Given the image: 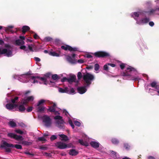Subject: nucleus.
Instances as JSON below:
<instances>
[{
  "label": "nucleus",
  "instance_id": "35",
  "mask_svg": "<svg viewBox=\"0 0 159 159\" xmlns=\"http://www.w3.org/2000/svg\"><path fill=\"white\" fill-rule=\"evenodd\" d=\"M22 144L25 145H30L32 144V143L31 142L23 141L22 142Z\"/></svg>",
  "mask_w": 159,
  "mask_h": 159
},
{
  "label": "nucleus",
  "instance_id": "45",
  "mask_svg": "<svg viewBox=\"0 0 159 159\" xmlns=\"http://www.w3.org/2000/svg\"><path fill=\"white\" fill-rule=\"evenodd\" d=\"M124 147L126 149H129L130 148V146L127 143H124Z\"/></svg>",
  "mask_w": 159,
  "mask_h": 159
},
{
  "label": "nucleus",
  "instance_id": "61",
  "mask_svg": "<svg viewBox=\"0 0 159 159\" xmlns=\"http://www.w3.org/2000/svg\"><path fill=\"white\" fill-rule=\"evenodd\" d=\"M84 60L80 59L78 60V62L80 63H83L84 62Z\"/></svg>",
  "mask_w": 159,
  "mask_h": 159
},
{
  "label": "nucleus",
  "instance_id": "48",
  "mask_svg": "<svg viewBox=\"0 0 159 159\" xmlns=\"http://www.w3.org/2000/svg\"><path fill=\"white\" fill-rule=\"evenodd\" d=\"M38 140L40 141H46V139L43 137H40L38 138Z\"/></svg>",
  "mask_w": 159,
  "mask_h": 159
},
{
  "label": "nucleus",
  "instance_id": "40",
  "mask_svg": "<svg viewBox=\"0 0 159 159\" xmlns=\"http://www.w3.org/2000/svg\"><path fill=\"white\" fill-rule=\"evenodd\" d=\"M44 40L46 42H49L52 40V38L49 37H47L45 38Z\"/></svg>",
  "mask_w": 159,
  "mask_h": 159
},
{
  "label": "nucleus",
  "instance_id": "23",
  "mask_svg": "<svg viewBox=\"0 0 159 159\" xmlns=\"http://www.w3.org/2000/svg\"><path fill=\"white\" fill-rule=\"evenodd\" d=\"M149 20H150L149 18H144L141 19V22L143 24H146L149 22Z\"/></svg>",
  "mask_w": 159,
  "mask_h": 159
},
{
  "label": "nucleus",
  "instance_id": "29",
  "mask_svg": "<svg viewBox=\"0 0 159 159\" xmlns=\"http://www.w3.org/2000/svg\"><path fill=\"white\" fill-rule=\"evenodd\" d=\"M39 76H32L30 77V79L32 80H33V83H37L38 81L35 80L36 78H39Z\"/></svg>",
  "mask_w": 159,
  "mask_h": 159
},
{
  "label": "nucleus",
  "instance_id": "10",
  "mask_svg": "<svg viewBox=\"0 0 159 159\" xmlns=\"http://www.w3.org/2000/svg\"><path fill=\"white\" fill-rule=\"evenodd\" d=\"M76 76L75 75H72L70 76V77L68 78V82L69 83H72L74 82H75Z\"/></svg>",
  "mask_w": 159,
  "mask_h": 159
},
{
  "label": "nucleus",
  "instance_id": "46",
  "mask_svg": "<svg viewBox=\"0 0 159 159\" xmlns=\"http://www.w3.org/2000/svg\"><path fill=\"white\" fill-rule=\"evenodd\" d=\"M28 101L29 102L30 101H33L34 99V97L33 96H29L26 98Z\"/></svg>",
  "mask_w": 159,
  "mask_h": 159
},
{
  "label": "nucleus",
  "instance_id": "54",
  "mask_svg": "<svg viewBox=\"0 0 159 159\" xmlns=\"http://www.w3.org/2000/svg\"><path fill=\"white\" fill-rule=\"evenodd\" d=\"M61 81L62 82L66 81H67L68 82V78L66 77H64L61 80Z\"/></svg>",
  "mask_w": 159,
  "mask_h": 159
},
{
  "label": "nucleus",
  "instance_id": "5",
  "mask_svg": "<svg viewBox=\"0 0 159 159\" xmlns=\"http://www.w3.org/2000/svg\"><path fill=\"white\" fill-rule=\"evenodd\" d=\"M93 55L95 57L98 58L109 57L110 56L109 53L103 51L96 52L93 53Z\"/></svg>",
  "mask_w": 159,
  "mask_h": 159
},
{
  "label": "nucleus",
  "instance_id": "36",
  "mask_svg": "<svg viewBox=\"0 0 159 159\" xmlns=\"http://www.w3.org/2000/svg\"><path fill=\"white\" fill-rule=\"evenodd\" d=\"M66 59L67 61H68L70 63L73 62V60L71 57L70 56H67Z\"/></svg>",
  "mask_w": 159,
  "mask_h": 159
},
{
  "label": "nucleus",
  "instance_id": "41",
  "mask_svg": "<svg viewBox=\"0 0 159 159\" xmlns=\"http://www.w3.org/2000/svg\"><path fill=\"white\" fill-rule=\"evenodd\" d=\"M24 153H25V154L26 155H30V156H31V157H33L34 155V154L33 153H30V152H25Z\"/></svg>",
  "mask_w": 159,
  "mask_h": 159
},
{
  "label": "nucleus",
  "instance_id": "58",
  "mask_svg": "<svg viewBox=\"0 0 159 159\" xmlns=\"http://www.w3.org/2000/svg\"><path fill=\"white\" fill-rule=\"evenodd\" d=\"M34 59L37 62H39L41 61L40 59L38 57H35L34 58Z\"/></svg>",
  "mask_w": 159,
  "mask_h": 159
},
{
  "label": "nucleus",
  "instance_id": "37",
  "mask_svg": "<svg viewBox=\"0 0 159 159\" xmlns=\"http://www.w3.org/2000/svg\"><path fill=\"white\" fill-rule=\"evenodd\" d=\"M77 76L78 80H80L82 77L81 73L80 72H79L78 73Z\"/></svg>",
  "mask_w": 159,
  "mask_h": 159
},
{
  "label": "nucleus",
  "instance_id": "14",
  "mask_svg": "<svg viewBox=\"0 0 159 159\" xmlns=\"http://www.w3.org/2000/svg\"><path fill=\"white\" fill-rule=\"evenodd\" d=\"M13 28V26H9L7 27H5V31L7 33H9L10 32L11 33H13L14 31L11 29H12Z\"/></svg>",
  "mask_w": 159,
  "mask_h": 159
},
{
  "label": "nucleus",
  "instance_id": "47",
  "mask_svg": "<svg viewBox=\"0 0 159 159\" xmlns=\"http://www.w3.org/2000/svg\"><path fill=\"white\" fill-rule=\"evenodd\" d=\"M57 139L56 136L55 135H52L50 137V140L52 141Z\"/></svg>",
  "mask_w": 159,
  "mask_h": 159
},
{
  "label": "nucleus",
  "instance_id": "3",
  "mask_svg": "<svg viewBox=\"0 0 159 159\" xmlns=\"http://www.w3.org/2000/svg\"><path fill=\"white\" fill-rule=\"evenodd\" d=\"M136 72V70L134 68L129 66L126 69V70L125 72H124L123 73L122 75L124 77H127V79H128L129 80H138L139 79V77H134L132 76L129 73V72Z\"/></svg>",
  "mask_w": 159,
  "mask_h": 159
},
{
  "label": "nucleus",
  "instance_id": "16",
  "mask_svg": "<svg viewBox=\"0 0 159 159\" xmlns=\"http://www.w3.org/2000/svg\"><path fill=\"white\" fill-rule=\"evenodd\" d=\"M59 92L61 93H68L69 92V90L68 88L66 87L64 89L62 88H60L59 89Z\"/></svg>",
  "mask_w": 159,
  "mask_h": 159
},
{
  "label": "nucleus",
  "instance_id": "39",
  "mask_svg": "<svg viewBox=\"0 0 159 159\" xmlns=\"http://www.w3.org/2000/svg\"><path fill=\"white\" fill-rule=\"evenodd\" d=\"M99 69V65L98 64H96L94 65V70L96 71L98 70Z\"/></svg>",
  "mask_w": 159,
  "mask_h": 159
},
{
  "label": "nucleus",
  "instance_id": "51",
  "mask_svg": "<svg viewBox=\"0 0 159 159\" xmlns=\"http://www.w3.org/2000/svg\"><path fill=\"white\" fill-rule=\"evenodd\" d=\"M33 109V107H29L26 110V111L28 112H31L32 111Z\"/></svg>",
  "mask_w": 159,
  "mask_h": 159
},
{
  "label": "nucleus",
  "instance_id": "30",
  "mask_svg": "<svg viewBox=\"0 0 159 159\" xmlns=\"http://www.w3.org/2000/svg\"><path fill=\"white\" fill-rule=\"evenodd\" d=\"M69 51H78V48L76 47L72 48L70 46Z\"/></svg>",
  "mask_w": 159,
  "mask_h": 159
},
{
  "label": "nucleus",
  "instance_id": "4",
  "mask_svg": "<svg viewBox=\"0 0 159 159\" xmlns=\"http://www.w3.org/2000/svg\"><path fill=\"white\" fill-rule=\"evenodd\" d=\"M54 119L57 120L56 122V125L57 127L60 129L64 128L63 124L64 121L62 119V117L60 116H56L54 117Z\"/></svg>",
  "mask_w": 159,
  "mask_h": 159
},
{
  "label": "nucleus",
  "instance_id": "57",
  "mask_svg": "<svg viewBox=\"0 0 159 159\" xmlns=\"http://www.w3.org/2000/svg\"><path fill=\"white\" fill-rule=\"evenodd\" d=\"M34 39H39V37L36 34H35L34 35Z\"/></svg>",
  "mask_w": 159,
  "mask_h": 159
},
{
  "label": "nucleus",
  "instance_id": "63",
  "mask_svg": "<svg viewBox=\"0 0 159 159\" xmlns=\"http://www.w3.org/2000/svg\"><path fill=\"white\" fill-rule=\"evenodd\" d=\"M107 65L108 66H111L112 67H115L116 66V65L114 64H112V63H108Z\"/></svg>",
  "mask_w": 159,
  "mask_h": 159
},
{
  "label": "nucleus",
  "instance_id": "43",
  "mask_svg": "<svg viewBox=\"0 0 159 159\" xmlns=\"http://www.w3.org/2000/svg\"><path fill=\"white\" fill-rule=\"evenodd\" d=\"M15 131L17 133L21 134H22L23 133V132L19 129L16 130Z\"/></svg>",
  "mask_w": 159,
  "mask_h": 159
},
{
  "label": "nucleus",
  "instance_id": "21",
  "mask_svg": "<svg viewBox=\"0 0 159 159\" xmlns=\"http://www.w3.org/2000/svg\"><path fill=\"white\" fill-rule=\"evenodd\" d=\"M6 108L8 110H11L13 109V104L11 103H7L6 105Z\"/></svg>",
  "mask_w": 159,
  "mask_h": 159
},
{
  "label": "nucleus",
  "instance_id": "32",
  "mask_svg": "<svg viewBox=\"0 0 159 159\" xmlns=\"http://www.w3.org/2000/svg\"><path fill=\"white\" fill-rule=\"evenodd\" d=\"M45 100L44 99H41L38 102L37 106H39L42 104L43 103L45 102Z\"/></svg>",
  "mask_w": 159,
  "mask_h": 159
},
{
  "label": "nucleus",
  "instance_id": "28",
  "mask_svg": "<svg viewBox=\"0 0 159 159\" xmlns=\"http://www.w3.org/2000/svg\"><path fill=\"white\" fill-rule=\"evenodd\" d=\"M52 78L54 80H58L60 79L58 76L57 74L53 75L52 76Z\"/></svg>",
  "mask_w": 159,
  "mask_h": 159
},
{
  "label": "nucleus",
  "instance_id": "31",
  "mask_svg": "<svg viewBox=\"0 0 159 159\" xmlns=\"http://www.w3.org/2000/svg\"><path fill=\"white\" fill-rule=\"evenodd\" d=\"M55 108L53 107L52 106L49 107V108L48 109V111L50 112H54L55 111Z\"/></svg>",
  "mask_w": 159,
  "mask_h": 159
},
{
  "label": "nucleus",
  "instance_id": "62",
  "mask_svg": "<svg viewBox=\"0 0 159 159\" xmlns=\"http://www.w3.org/2000/svg\"><path fill=\"white\" fill-rule=\"evenodd\" d=\"M5 47L6 48H11V47L10 45L8 44H6L5 45Z\"/></svg>",
  "mask_w": 159,
  "mask_h": 159
},
{
  "label": "nucleus",
  "instance_id": "12",
  "mask_svg": "<svg viewBox=\"0 0 159 159\" xmlns=\"http://www.w3.org/2000/svg\"><path fill=\"white\" fill-rule=\"evenodd\" d=\"M79 153L78 151L75 149H71L69 150V154L72 156H75L77 155Z\"/></svg>",
  "mask_w": 159,
  "mask_h": 159
},
{
  "label": "nucleus",
  "instance_id": "24",
  "mask_svg": "<svg viewBox=\"0 0 159 159\" xmlns=\"http://www.w3.org/2000/svg\"><path fill=\"white\" fill-rule=\"evenodd\" d=\"M38 107L37 109V111L38 112H42L44 111L45 109V107H44L43 106H39Z\"/></svg>",
  "mask_w": 159,
  "mask_h": 159
},
{
  "label": "nucleus",
  "instance_id": "9",
  "mask_svg": "<svg viewBox=\"0 0 159 159\" xmlns=\"http://www.w3.org/2000/svg\"><path fill=\"white\" fill-rule=\"evenodd\" d=\"M7 136L8 137L11 139H13L16 140H19L21 139L22 137L20 135H18L12 133H9L7 134Z\"/></svg>",
  "mask_w": 159,
  "mask_h": 159
},
{
  "label": "nucleus",
  "instance_id": "53",
  "mask_svg": "<svg viewBox=\"0 0 159 159\" xmlns=\"http://www.w3.org/2000/svg\"><path fill=\"white\" fill-rule=\"evenodd\" d=\"M107 64H106L104 66L103 69L105 70H108V66Z\"/></svg>",
  "mask_w": 159,
  "mask_h": 159
},
{
  "label": "nucleus",
  "instance_id": "44",
  "mask_svg": "<svg viewBox=\"0 0 159 159\" xmlns=\"http://www.w3.org/2000/svg\"><path fill=\"white\" fill-rule=\"evenodd\" d=\"M69 123L70 126L72 127V129H74L75 127V126L73 123L72 121L71 120H69Z\"/></svg>",
  "mask_w": 159,
  "mask_h": 159
},
{
  "label": "nucleus",
  "instance_id": "27",
  "mask_svg": "<svg viewBox=\"0 0 159 159\" xmlns=\"http://www.w3.org/2000/svg\"><path fill=\"white\" fill-rule=\"evenodd\" d=\"M49 54L53 56L59 57V54L55 52H50L49 53Z\"/></svg>",
  "mask_w": 159,
  "mask_h": 159
},
{
  "label": "nucleus",
  "instance_id": "55",
  "mask_svg": "<svg viewBox=\"0 0 159 159\" xmlns=\"http://www.w3.org/2000/svg\"><path fill=\"white\" fill-rule=\"evenodd\" d=\"M134 15L136 17H138L139 16V12H134Z\"/></svg>",
  "mask_w": 159,
  "mask_h": 159
},
{
  "label": "nucleus",
  "instance_id": "13",
  "mask_svg": "<svg viewBox=\"0 0 159 159\" xmlns=\"http://www.w3.org/2000/svg\"><path fill=\"white\" fill-rule=\"evenodd\" d=\"M91 145L94 148H98L99 146V143L95 141H92L90 142Z\"/></svg>",
  "mask_w": 159,
  "mask_h": 159
},
{
  "label": "nucleus",
  "instance_id": "64",
  "mask_svg": "<svg viewBox=\"0 0 159 159\" xmlns=\"http://www.w3.org/2000/svg\"><path fill=\"white\" fill-rule=\"evenodd\" d=\"M86 57L87 58H92L93 56L90 54H88L86 55Z\"/></svg>",
  "mask_w": 159,
  "mask_h": 159
},
{
  "label": "nucleus",
  "instance_id": "2",
  "mask_svg": "<svg viewBox=\"0 0 159 159\" xmlns=\"http://www.w3.org/2000/svg\"><path fill=\"white\" fill-rule=\"evenodd\" d=\"M0 147L5 149L6 152H10L11 151L10 148L15 147L17 149H22L21 145L16 144L15 145L11 143H9L6 141H3L0 145Z\"/></svg>",
  "mask_w": 159,
  "mask_h": 159
},
{
  "label": "nucleus",
  "instance_id": "49",
  "mask_svg": "<svg viewBox=\"0 0 159 159\" xmlns=\"http://www.w3.org/2000/svg\"><path fill=\"white\" fill-rule=\"evenodd\" d=\"M20 48L21 49H23L25 51H27V49H26V47L25 46H21L20 47Z\"/></svg>",
  "mask_w": 159,
  "mask_h": 159
},
{
  "label": "nucleus",
  "instance_id": "11",
  "mask_svg": "<svg viewBox=\"0 0 159 159\" xmlns=\"http://www.w3.org/2000/svg\"><path fill=\"white\" fill-rule=\"evenodd\" d=\"M150 86L155 88L156 90H159V85L157 84L156 82L154 81L150 84Z\"/></svg>",
  "mask_w": 159,
  "mask_h": 159
},
{
  "label": "nucleus",
  "instance_id": "20",
  "mask_svg": "<svg viewBox=\"0 0 159 159\" xmlns=\"http://www.w3.org/2000/svg\"><path fill=\"white\" fill-rule=\"evenodd\" d=\"M79 142L82 145L87 147L89 146L88 143L85 141H84L82 139H79Z\"/></svg>",
  "mask_w": 159,
  "mask_h": 159
},
{
  "label": "nucleus",
  "instance_id": "50",
  "mask_svg": "<svg viewBox=\"0 0 159 159\" xmlns=\"http://www.w3.org/2000/svg\"><path fill=\"white\" fill-rule=\"evenodd\" d=\"M75 92V91L74 89L73 88H71L70 89V91L69 92V93H68L70 94H71V93H74Z\"/></svg>",
  "mask_w": 159,
  "mask_h": 159
},
{
  "label": "nucleus",
  "instance_id": "15",
  "mask_svg": "<svg viewBox=\"0 0 159 159\" xmlns=\"http://www.w3.org/2000/svg\"><path fill=\"white\" fill-rule=\"evenodd\" d=\"M30 30V28L28 26L24 25L22 27V34H24L26 32Z\"/></svg>",
  "mask_w": 159,
  "mask_h": 159
},
{
  "label": "nucleus",
  "instance_id": "7",
  "mask_svg": "<svg viewBox=\"0 0 159 159\" xmlns=\"http://www.w3.org/2000/svg\"><path fill=\"white\" fill-rule=\"evenodd\" d=\"M12 54L11 51L6 48H3L0 47V55L5 54V56L7 57L11 56Z\"/></svg>",
  "mask_w": 159,
  "mask_h": 159
},
{
  "label": "nucleus",
  "instance_id": "59",
  "mask_svg": "<svg viewBox=\"0 0 159 159\" xmlns=\"http://www.w3.org/2000/svg\"><path fill=\"white\" fill-rule=\"evenodd\" d=\"M28 48L30 50L31 52H33V49L32 47L30 45H28Z\"/></svg>",
  "mask_w": 159,
  "mask_h": 159
},
{
  "label": "nucleus",
  "instance_id": "34",
  "mask_svg": "<svg viewBox=\"0 0 159 159\" xmlns=\"http://www.w3.org/2000/svg\"><path fill=\"white\" fill-rule=\"evenodd\" d=\"M9 125L12 127H15L16 126V123L14 121H11L9 122Z\"/></svg>",
  "mask_w": 159,
  "mask_h": 159
},
{
  "label": "nucleus",
  "instance_id": "42",
  "mask_svg": "<svg viewBox=\"0 0 159 159\" xmlns=\"http://www.w3.org/2000/svg\"><path fill=\"white\" fill-rule=\"evenodd\" d=\"M74 123L75 125L78 126H80L81 125L80 122L77 120H75L74 121Z\"/></svg>",
  "mask_w": 159,
  "mask_h": 159
},
{
  "label": "nucleus",
  "instance_id": "56",
  "mask_svg": "<svg viewBox=\"0 0 159 159\" xmlns=\"http://www.w3.org/2000/svg\"><path fill=\"white\" fill-rule=\"evenodd\" d=\"M120 66L121 69L123 70L125 67V64L124 63H122L120 65Z\"/></svg>",
  "mask_w": 159,
  "mask_h": 159
},
{
  "label": "nucleus",
  "instance_id": "19",
  "mask_svg": "<svg viewBox=\"0 0 159 159\" xmlns=\"http://www.w3.org/2000/svg\"><path fill=\"white\" fill-rule=\"evenodd\" d=\"M18 109L19 111L21 112H23L26 110L24 105L22 104L19 106Z\"/></svg>",
  "mask_w": 159,
  "mask_h": 159
},
{
  "label": "nucleus",
  "instance_id": "8",
  "mask_svg": "<svg viewBox=\"0 0 159 159\" xmlns=\"http://www.w3.org/2000/svg\"><path fill=\"white\" fill-rule=\"evenodd\" d=\"M55 144L56 147L60 149H65L68 147L66 144L61 142H57Z\"/></svg>",
  "mask_w": 159,
  "mask_h": 159
},
{
  "label": "nucleus",
  "instance_id": "26",
  "mask_svg": "<svg viewBox=\"0 0 159 159\" xmlns=\"http://www.w3.org/2000/svg\"><path fill=\"white\" fill-rule=\"evenodd\" d=\"M70 46L67 45H65L62 46L61 47V48L63 50L65 51H67L69 50Z\"/></svg>",
  "mask_w": 159,
  "mask_h": 159
},
{
  "label": "nucleus",
  "instance_id": "33",
  "mask_svg": "<svg viewBox=\"0 0 159 159\" xmlns=\"http://www.w3.org/2000/svg\"><path fill=\"white\" fill-rule=\"evenodd\" d=\"M40 80L43 81L44 82V84H47L46 83V81H47V79L45 77H40L39 76V77L38 78Z\"/></svg>",
  "mask_w": 159,
  "mask_h": 159
},
{
  "label": "nucleus",
  "instance_id": "1",
  "mask_svg": "<svg viewBox=\"0 0 159 159\" xmlns=\"http://www.w3.org/2000/svg\"><path fill=\"white\" fill-rule=\"evenodd\" d=\"M83 79L86 83V86L78 87L77 88L78 92L81 94H83L86 91L87 89L86 87L91 84V81L94 80L95 78L93 75L87 73L86 74L83 75Z\"/></svg>",
  "mask_w": 159,
  "mask_h": 159
},
{
  "label": "nucleus",
  "instance_id": "17",
  "mask_svg": "<svg viewBox=\"0 0 159 159\" xmlns=\"http://www.w3.org/2000/svg\"><path fill=\"white\" fill-rule=\"evenodd\" d=\"M15 43L16 45L20 46L24 44L25 42L23 40L19 39L16 40Z\"/></svg>",
  "mask_w": 159,
  "mask_h": 159
},
{
  "label": "nucleus",
  "instance_id": "6",
  "mask_svg": "<svg viewBox=\"0 0 159 159\" xmlns=\"http://www.w3.org/2000/svg\"><path fill=\"white\" fill-rule=\"evenodd\" d=\"M43 122L45 123V125L48 127L50 126L52 124L51 119L47 115H44L43 117Z\"/></svg>",
  "mask_w": 159,
  "mask_h": 159
},
{
  "label": "nucleus",
  "instance_id": "60",
  "mask_svg": "<svg viewBox=\"0 0 159 159\" xmlns=\"http://www.w3.org/2000/svg\"><path fill=\"white\" fill-rule=\"evenodd\" d=\"M149 25L151 26L152 27L154 26V23L153 21H150L149 22Z\"/></svg>",
  "mask_w": 159,
  "mask_h": 159
},
{
  "label": "nucleus",
  "instance_id": "22",
  "mask_svg": "<svg viewBox=\"0 0 159 159\" xmlns=\"http://www.w3.org/2000/svg\"><path fill=\"white\" fill-rule=\"evenodd\" d=\"M111 142L112 143L115 145L118 144L119 143V140L116 138H113L111 139Z\"/></svg>",
  "mask_w": 159,
  "mask_h": 159
},
{
  "label": "nucleus",
  "instance_id": "52",
  "mask_svg": "<svg viewBox=\"0 0 159 159\" xmlns=\"http://www.w3.org/2000/svg\"><path fill=\"white\" fill-rule=\"evenodd\" d=\"M156 11V10H155V9H152L150 10L148 12V13H149L150 14H151L152 13H153L154 12H155Z\"/></svg>",
  "mask_w": 159,
  "mask_h": 159
},
{
  "label": "nucleus",
  "instance_id": "25",
  "mask_svg": "<svg viewBox=\"0 0 159 159\" xmlns=\"http://www.w3.org/2000/svg\"><path fill=\"white\" fill-rule=\"evenodd\" d=\"M28 102L29 101H28L26 98H24V99H22L21 101V104L24 105H26L28 103Z\"/></svg>",
  "mask_w": 159,
  "mask_h": 159
},
{
  "label": "nucleus",
  "instance_id": "18",
  "mask_svg": "<svg viewBox=\"0 0 159 159\" xmlns=\"http://www.w3.org/2000/svg\"><path fill=\"white\" fill-rule=\"evenodd\" d=\"M59 136L62 138L61 140L65 141H67L68 140V137L66 135L64 134H59Z\"/></svg>",
  "mask_w": 159,
  "mask_h": 159
},
{
  "label": "nucleus",
  "instance_id": "38",
  "mask_svg": "<svg viewBox=\"0 0 159 159\" xmlns=\"http://www.w3.org/2000/svg\"><path fill=\"white\" fill-rule=\"evenodd\" d=\"M18 98H19L18 97H15L14 98L12 99H11V102L12 103L14 104L16 103V101L18 100Z\"/></svg>",
  "mask_w": 159,
  "mask_h": 159
}]
</instances>
